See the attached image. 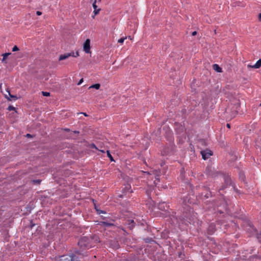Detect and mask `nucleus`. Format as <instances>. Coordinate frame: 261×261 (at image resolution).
Returning <instances> with one entry per match:
<instances>
[{
    "label": "nucleus",
    "instance_id": "nucleus-1",
    "mask_svg": "<svg viewBox=\"0 0 261 261\" xmlns=\"http://www.w3.org/2000/svg\"><path fill=\"white\" fill-rule=\"evenodd\" d=\"M76 256L72 254L71 255H64L60 256V261H76Z\"/></svg>",
    "mask_w": 261,
    "mask_h": 261
},
{
    "label": "nucleus",
    "instance_id": "nucleus-2",
    "mask_svg": "<svg viewBox=\"0 0 261 261\" xmlns=\"http://www.w3.org/2000/svg\"><path fill=\"white\" fill-rule=\"evenodd\" d=\"M88 239L87 237H83L81 238L79 242L78 245L82 248H88Z\"/></svg>",
    "mask_w": 261,
    "mask_h": 261
},
{
    "label": "nucleus",
    "instance_id": "nucleus-3",
    "mask_svg": "<svg viewBox=\"0 0 261 261\" xmlns=\"http://www.w3.org/2000/svg\"><path fill=\"white\" fill-rule=\"evenodd\" d=\"M200 153L202 155V159L204 160H207L211 155H213L212 151L208 149L201 151Z\"/></svg>",
    "mask_w": 261,
    "mask_h": 261
},
{
    "label": "nucleus",
    "instance_id": "nucleus-4",
    "mask_svg": "<svg viewBox=\"0 0 261 261\" xmlns=\"http://www.w3.org/2000/svg\"><path fill=\"white\" fill-rule=\"evenodd\" d=\"M84 50L86 53H89L90 51V40L89 39H87L85 41L84 46Z\"/></svg>",
    "mask_w": 261,
    "mask_h": 261
},
{
    "label": "nucleus",
    "instance_id": "nucleus-5",
    "mask_svg": "<svg viewBox=\"0 0 261 261\" xmlns=\"http://www.w3.org/2000/svg\"><path fill=\"white\" fill-rule=\"evenodd\" d=\"M96 1L95 0L94 3L92 4V6L94 9L93 12L94 13V15H95L98 14L100 10V9H97V6L96 5Z\"/></svg>",
    "mask_w": 261,
    "mask_h": 261
},
{
    "label": "nucleus",
    "instance_id": "nucleus-6",
    "mask_svg": "<svg viewBox=\"0 0 261 261\" xmlns=\"http://www.w3.org/2000/svg\"><path fill=\"white\" fill-rule=\"evenodd\" d=\"M71 53H67V54H65L64 55H61L60 57H59V60L60 61H61V60H65L66 59H67L68 58H69V57H71Z\"/></svg>",
    "mask_w": 261,
    "mask_h": 261
},
{
    "label": "nucleus",
    "instance_id": "nucleus-7",
    "mask_svg": "<svg viewBox=\"0 0 261 261\" xmlns=\"http://www.w3.org/2000/svg\"><path fill=\"white\" fill-rule=\"evenodd\" d=\"M126 223L130 229H133L135 226V222L133 220H128Z\"/></svg>",
    "mask_w": 261,
    "mask_h": 261
},
{
    "label": "nucleus",
    "instance_id": "nucleus-8",
    "mask_svg": "<svg viewBox=\"0 0 261 261\" xmlns=\"http://www.w3.org/2000/svg\"><path fill=\"white\" fill-rule=\"evenodd\" d=\"M213 69L218 72H222V68L219 66V65L217 64H215L213 65Z\"/></svg>",
    "mask_w": 261,
    "mask_h": 261
},
{
    "label": "nucleus",
    "instance_id": "nucleus-9",
    "mask_svg": "<svg viewBox=\"0 0 261 261\" xmlns=\"http://www.w3.org/2000/svg\"><path fill=\"white\" fill-rule=\"evenodd\" d=\"M8 94H9V97H8L7 95H6L5 96V97L9 101H11V98H13L15 100H16V99H17V97L16 95H11L10 93V91H8Z\"/></svg>",
    "mask_w": 261,
    "mask_h": 261
},
{
    "label": "nucleus",
    "instance_id": "nucleus-10",
    "mask_svg": "<svg viewBox=\"0 0 261 261\" xmlns=\"http://www.w3.org/2000/svg\"><path fill=\"white\" fill-rule=\"evenodd\" d=\"M261 66V59H259L256 63L252 66L254 68H259Z\"/></svg>",
    "mask_w": 261,
    "mask_h": 261
},
{
    "label": "nucleus",
    "instance_id": "nucleus-11",
    "mask_svg": "<svg viewBox=\"0 0 261 261\" xmlns=\"http://www.w3.org/2000/svg\"><path fill=\"white\" fill-rule=\"evenodd\" d=\"M101 225H102L104 226H106V227H109V226L114 225V224L113 223H109V222H105V221L101 222Z\"/></svg>",
    "mask_w": 261,
    "mask_h": 261
},
{
    "label": "nucleus",
    "instance_id": "nucleus-12",
    "mask_svg": "<svg viewBox=\"0 0 261 261\" xmlns=\"http://www.w3.org/2000/svg\"><path fill=\"white\" fill-rule=\"evenodd\" d=\"M79 134V131H73L71 133V136H70V137L73 139H75L78 136Z\"/></svg>",
    "mask_w": 261,
    "mask_h": 261
},
{
    "label": "nucleus",
    "instance_id": "nucleus-13",
    "mask_svg": "<svg viewBox=\"0 0 261 261\" xmlns=\"http://www.w3.org/2000/svg\"><path fill=\"white\" fill-rule=\"evenodd\" d=\"M100 87V85L99 84H95L94 85H91L89 87V89L91 88H95L96 89H99Z\"/></svg>",
    "mask_w": 261,
    "mask_h": 261
},
{
    "label": "nucleus",
    "instance_id": "nucleus-14",
    "mask_svg": "<svg viewBox=\"0 0 261 261\" xmlns=\"http://www.w3.org/2000/svg\"><path fill=\"white\" fill-rule=\"evenodd\" d=\"M107 156L110 159V160L111 161H114V159H113V156H112V155L111 154L110 152V151L109 150H107Z\"/></svg>",
    "mask_w": 261,
    "mask_h": 261
},
{
    "label": "nucleus",
    "instance_id": "nucleus-15",
    "mask_svg": "<svg viewBox=\"0 0 261 261\" xmlns=\"http://www.w3.org/2000/svg\"><path fill=\"white\" fill-rule=\"evenodd\" d=\"M11 53H5L3 54V58L2 61L3 62L5 60H6L8 56Z\"/></svg>",
    "mask_w": 261,
    "mask_h": 261
},
{
    "label": "nucleus",
    "instance_id": "nucleus-16",
    "mask_svg": "<svg viewBox=\"0 0 261 261\" xmlns=\"http://www.w3.org/2000/svg\"><path fill=\"white\" fill-rule=\"evenodd\" d=\"M164 203H160L159 205V208L162 210H166L164 207Z\"/></svg>",
    "mask_w": 261,
    "mask_h": 261
},
{
    "label": "nucleus",
    "instance_id": "nucleus-17",
    "mask_svg": "<svg viewBox=\"0 0 261 261\" xmlns=\"http://www.w3.org/2000/svg\"><path fill=\"white\" fill-rule=\"evenodd\" d=\"M32 182L34 184L39 185L41 182V180H39V179L33 180H32Z\"/></svg>",
    "mask_w": 261,
    "mask_h": 261
},
{
    "label": "nucleus",
    "instance_id": "nucleus-18",
    "mask_svg": "<svg viewBox=\"0 0 261 261\" xmlns=\"http://www.w3.org/2000/svg\"><path fill=\"white\" fill-rule=\"evenodd\" d=\"M126 39V37H123V38H121L120 39H119L118 40V43H123L124 40Z\"/></svg>",
    "mask_w": 261,
    "mask_h": 261
},
{
    "label": "nucleus",
    "instance_id": "nucleus-19",
    "mask_svg": "<svg viewBox=\"0 0 261 261\" xmlns=\"http://www.w3.org/2000/svg\"><path fill=\"white\" fill-rule=\"evenodd\" d=\"M42 94L44 96H50V93H49V92H44V91H42Z\"/></svg>",
    "mask_w": 261,
    "mask_h": 261
},
{
    "label": "nucleus",
    "instance_id": "nucleus-20",
    "mask_svg": "<svg viewBox=\"0 0 261 261\" xmlns=\"http://www.w3.org/2000/svg\"><path fill=\"white\" fill-rule=\"evenodd\" d=\"M7 110L9 111H15V108L13 106H9L7 108Z\"/></svg>",
    "mask_w": 261,
    "mask_h": 261
},
{
    "label": "nucleus",
    "instance_id": "nucleus-21",
    "mask_svg": "<svg viewBox=\"0 0 261 261\" xmlns=\"http://www.w3.org/2000/svg\"><path fill=\"white\" fill-rule=\"evenodd\" d=\"M71 53V56L74 57H77L79 56V53L77 51L75 53V54L74 52H72Z\"/></svg>",
    "mask_w": 261,
    "mask_h": 261
},
{
    "label": "nucleus",
    "instance_id": "nucleus-22",
    "mask_svg": "<svg viewBox=\"0 0 261 261\" xmlns=\"http://www.w3.org/2000/svg\"><path fill=\"white\" fill-rule=\"evenodd\" d=\"M97 213L98 214H106V212L104 211L100 210H97Z\"/></svg>",
    "mask_w": 261,
    "mask_h": 261
},
{
    "label": "nucleus",
    "instance_id": "nucleus-23",
    "mask_svg": "<svg viewBox=\"0 0 261 261\" xmlns=\"http://www.w3.org/2000/svg\"><path fill=\"white\" fill-rule=\"evenodd\" d=\"M18 50H19V48L16 45H15L12 48V51H16Z\"/></svg>",
    "mask_w": 261,
    "mask_h": 261
},
{
    "label": "nucleus",
    "instance_id": "nucleus-24",
    "mask_svg": "<svg viewBox=\"0 0 261 261\" xmlns=\"http://www.w3.org/2000/svg\"><path fill=\"white\" fill-rule=\"evenodd\" d=\"M206 172H207V174H208L209 175L212 176H214V174H213L212 173H211V172H210L209 171V168H206Z\"/></svg>",
    "mask_w": 261,
    "mask_h": 261
},
{
    "label": "nucleus",
    "instance_id": "nucleus-25",
    "mask_svg": "<svg viewBox=\"0 0 261 261\" xmlns=\"http://www.w3.org/2000/svg\"><path fill=\"white\" fill-rule=\"evenodd\" d=\"M83 82V79H82L80 80V81L77 83V85H81Z\"/></svg>",
    "mask_w": 261,
    "mask_h": 261
},
{
    "label": "nucleus",
    "instance_id": "nucleus-26",
    "mask_svg": "<svg viewBox=\"0 0 261 261\" xmlns=\"http://www.w3.org/2000/svg\"><path fill=\"white\" fill-rule=\"evenodd\" d=\"M91 148H95V149H97V147L96 146V145H95V144H92L91 145Z\"/></svg>",
    "mask_w": 261,
    "mask_h": 261
},
{
    "label": "nucleus",
    "instance_id": "nucleus-27",
    "mask_svg": "<svg viewBox=\"0 0 261 261\" xmlns=\"http://www.w3.org/2000/svg\"><path fill=\"white\" fill-rule=\"evenodd\" d=\"M36 14L37 15H41L42 14V13L41 12L38 11L36 12Z\"/></svg>",
    "mask_w": 261,
    "mask_h": 261
},
{
    "label": "nucleus",
    "instance_id": "nucleus-28",
    "mask_svg": "<svg viewBox=\"0 0 261 261\" xmlns=\"http://www.w3.org/2000/svg\"><path fill=\"white\" fill-rule=\"evenodd\" d=\"M152 239H148V238H147V239H145V241L146 242H150V240H151Z\"/></svg>",
    "mask_w": 261,
    "mask_h": 261
},
{
    "label": "nucleus",
    "instance_id": "nucleus-29",
    "mask_svg": "<svg viewBox=\"0 0 261 261\" xmlns=\"http://www.w3.org/2000/svg\"><path fill=\"white\" fill-rule=\"evenodd\" d=\"M258 20L261 21V13L258 15Z\"/></svg>",
    "mask_w": 261,
    "mask_h": 261
},
{
    "label": "nucleus",
    "instance_id": "nucleus-30",
    "mask_svg": "<svg viewBox=\"0 0 261 261\" xmlns=\"http://www.w3.org/2000/svg\"><path fill=\"white\" fill-rule=\"evenodd\" d=\"M170 141L171 142L173 143V139L172 136L170 137Z\"/></svg>",
    "mask_w": 261,
    "mask_h": 261
},
{
    "label": "nucleus",
    "instance_id": "nucleus-31",
    "mask_svg": "<svg viewBox=\"0 0 261 261\" xmlns=\"http://www.w3.org/2000/svg\"><path fill=\"white\" fill-rule=\"evenodd\" d=\"M196 34H197V32H196V31H194V32H193L192 33V35L193 36H195V35H196Z\"/></svg>",
    "mask_w": 261,
    "mask_h": 261
},
{
    "label": "nucleus",
    "instance_id": "nucleus-32",
    "mask_svg": "<svg viewBox=\"0 0 261 261\" xmlns=\"http://www.w3.org/2000/svg\"><path fill=\"white\" fill-rule=\"evenodd\" d=\"M95 210L97 212V210H100V209L99 208H98V207L95 205Z\"/></svg>",
    "mask_w": 261,
    "mask_h": 261
},
{
    "label": "nucleus",
    "instance_id": "nucleus-33",
    "mask_svg": "<svg viewBox=\"0 0 261 261\" xmlns=\"http://www.w3.org/2000/svg\"><path fill=\"white\" fill-rule=\"evenodd\" d=\"M95 210L97 212V210H100V209L99 208H98V207L95 205Z\"/></svg>",
    "mask_w": 261,
    "mask_h": 261
},
{
    "label": "nucleus",
    "instance_id": "nucleus-34",
    "mask_svg": "<svg viewBox=\"0 0 261 261\" xmlns=\"http://www.w3.org/2000/svg\"><path fill=\"white\" fill-rule=\"evenodd\" d=\"M226 126H227L228 128H230V125L229 124L227 123V124H226Z\"/></svg>",
    "mask_w": 261,
    "mask_h": 261
},
{
    "label": "nucleus",
    "instance_id": "nucleus-35",
    "mask_svg": "<svg viewBox=\"0 0 261 261\" xmlns=\"http://www.w3.org/2000/svg\"><path fill=\"white\" fill-rule=\"evenodd\" d=\"M26 136H27V137L29 138V137H31V135L30 134H28L26 135Z\"/></svg>",
    "mask_w": 261,
    "mask_h": 261
},
{
    "label": "nucleus",
    "instance_id": "nucleus-36",
    "mask_svg": "<svg viewBox=\"0 0 261 261\" xmlns=\"http://www.w3.org/2000/svg\"><path fill=\"white\" fill-rule=\"evenodd\" d=\"M64 130L67 132H69L70 130L68 128H65Z\"/></svg>",
    "mask_w": 261,
    "mask_h": 261
},
{
    "label": "nucleus",
    "instance_id": "nucleus-37",
    "mask_svg": "<svg viewBox=\"0 0 261 261\" xmlns=\"http://www.w3.org/2000/svg\"><path fill=\"white\" fill-rule=\"evenodd\" d=\"M258 238H261V233L258 235Z\"/></svg>",
    "mask_w": 261,
    "mask_h": 261
},
{
    "label": "nucleus",
    "instance_id": "nucleus-38",
    "mask_svg": "<svg viewBox=\"0 0 261 261\" xmlns=\"http://www.w3.org/2000/svg\"><path fill=\"white\" fill-rule=\"evenodd\" d=\"M82 114H83L85 116H87V115L85 113H82Z\"/></svg>",
    "mask_w": 261,
    "mask_h": 261
},
{
    "label": "nucleus",
    "instance_id": "nucleus-39",
    "mask_svg": "<svg viewBox=\"0 0 261 261\" xmlns=\"http://www.w3.org/2000/svg\"><path fill=\"white\" fill-rule=\"evenodd\" d=\"M100 151H101L102 152H105V151L104 150H100Z\"/></svg>",
    "mask_w": 261,
    "mask_h": 261
},
{
    "label": "nucleus",
    "instance_id": "nucleus-40",
    "mask_svg": "<svg viewBox=\"0 0 261 261\" xmlns=\"http://www.w3.org/2000/svg\"><path fill=\"white\" fill-rule=\"evenodd\" d=\"M101 217L102 219H105V217H103V216H101Z\"/></svg>",
    "mask_w": 261,
    "mask_h": 261
},
{
    "label": "nucleus",
    "instance_id": "nucleus-41",
    "mask_svg": "<svg viewBox=\"0 0 261 261\" xmlns=\"http://www.w3.org/2000/svg\"><path fill=\"white\" fill-rule=\"evenodd\" d=\"M128 38H129V39H132V38H131V37H130V36H128Z\"/></svg>",
    "mask_w": 261,
    "mask_h": 261
},
{
    "label": "nucleus",
    "instance_id": "nucleus-42",
    "mask_svg": "<svg viewBox=\"0 0 261 261\" xmlns=\"http://www.w3.org/2000/svg\"><path fill=\"white\" fill-rule=\"evenodd\" d=\"M223 189V188H222V189H219V191H220L221 190Z\"/></svg>",
    "mask_w": 261,
    "mask_h": 261
},
{
    "label": "nucleus",
    "instance_id": "nucleus-43",
    "mask_svg": "<svg viewBox=\"0 0 261 261\" xmlns=\"http://www.w3.org/2000/svg\"><path fill=\"white\" fill-rule=\"evenodd\" d=\"M99 1H100L101 0H98Z\"/></svg>",
    "mask_w": 261,
    "mask_h": 261
}]
</instances>
